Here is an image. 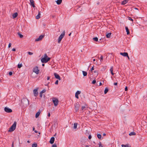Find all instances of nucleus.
I'll return each instance as SVG.
<instances>
[{
    "label": "nucleus",
    "mask_w": 147,
    "mask_h": 147,
    "mask_svg": "<svg viewBox=\"0 0 147 147\" xmlns=\"http://www.w3.org/2000/svg\"><path fill=\"white\" fill-rule=\"evenodd\" d=\"M120 54L121 55H122V56L124 57H126L127 56H128V53L126 52H124V53H120Z\"/></svg>",
    "instance_id": "nucleus-14"
},
{
    "label": "nucleus",
    "mask_w": 147,
    "mask_h": 147,
    "mask_svg": "<svg viewBox=\"0 0 147 147\" xmlns=\"http://www.w3.org/2000/svg\"><path fill=\"white\" fill-rule=\"evenodd\" d=\"M37 146L36 144H33L32 145V147H37Z\"/></svg>",
    "instance_id": "nucleus-31"
},
{
    "label": "nucleus",
    "mask_w": 147,
    "mask_h": 147,
    "mask_svg": "<svg viewBox=\"0 0 147 147\" xmlns=\"http://www.w3.org/2000/svg\"><path fill=\"white\" fill-rule=\"evenodd\" d=\"M89 146L88 145H86V144H83V142L82 144V147H89Z\"/></svg>",
    "instance_id": "nucleus-27"
},
{
    "label": "nucleus",
    "mask_w": 147,
    "mask_h": 147,
    "mask_svg": "<svg viewBox=\"0 0 147 147\" xmlns=\"http://www.w3.org/2000/svg\"><path fill=\"white\" fill-rule=\"evenodd\" d=\"M33 71L37 74H38L39 73L40 70L38 69V67L36 66L33 68Z\"/></svg>",
    "instance_id": "nucleus-6"
},
{
    "label": "nucleus",
    "mask_w": 147,
    "mask_h": 147,
    "mask_svg": "<svg viewBox=\"0 0 147 147\" xmlns=\"http://www.w3.org/2000/svg\"><path fill=\"white\" fill-rule=\"evenodd\" d=\"M65 31H64L61 34L59 37L58 40V43H60L61 42V41L62 39L65 36Z\"/></svg>",
    "instance_id": "nucleus-3"
},
{
    "label": "nucleus",
    "mask_w": 147,
    "mask_h": 147,
    "mask_svg": "<svg viewBox=\"0 0 147 147\" xmlns=\"http://www.w3.org/2000/svg\"><path fill=\"white\" fill-rule=\"evenodd\" d=\"M134 9L136 10H138V9L136 7H135Z\"/></svg>",
    "instance_id": "nucleus-63"
},
{
    "label": "nucleus",
    "mask_w": 147,
    "mask_h": 147,
    "mask_svg": "<svg viewBox=\"0 0 147 147\" xmlns=\"http://www.w3.org/2000/svg\"><path fill=\"white\" fill-rule=\"evenodd\" d=\"M125 30L127 32V34H129L130 33L129 30L128 28L127 27H125Z\"/></svg>",
    "instance_id": "nucleus-18"
},
{
    "label": "nucleus",
    "mask_w": 147,
    "mask_h": 147,
    "mask_svg": "<svg viewBox=\"0 0 147 147\" xmlns=\"http://www.w3.org/2000/svg\"><path fill=\"white\" fill-rule=\"evenodd\" d=\"M4 110L7 113H11L12 112V110L8 107H5L4 108Z\"/></svg>",
    "instance_id": "nucleus-8"
},
{
    "label": "nucleus",
    "mask_w": 147,
    "mask_h": 147,
    "mask_svg": "<svg viewBox=\"0 0 147 147\" xmlns=\"http://www.w3.org/2000/svg\"><path fill=\"white\" fill-rule=\"evenodd\" d=\"M50 59L51 58H48V59H47L45 58L42 57L41 59V61L42 63H46L49 61Z\"/></svg>",
    "instance_id": "nucleus-5"
},
{
    "label": "nucleus",
    "mask_w": 147,
    "mask_h": 147,
    "mask_svg": "<svg viewBox=\"0 0 147 147\" xmlns=\"http://www.w3.org/2000/svg\"><path fill=\"white\" fill-rule=\"evenodd\" d=\"M111 74H112V75H113L114 74V73L113 72H111Z\"/></svg>",
    "instance_id": "nucleus-60"
},
{
    "label": "nucleus",
    "mask_w": 147,
    "mask_h": 147,
    "mask_svg": "<svg viewBox=\"0 0 147 147\" xmlns=\"http://www.w3.org/2000/svg\"><path fill=\"white\" fill-rule=\"evenodd\" d=\"M30 5L34 4V1L33 0H30Z\"/></svg>",
    "instance_id": "nucleus-30"
},
{
    "label": "nucleus",
    "mask_w": 147,
    "mask_h": 147,
    "mask_svg": "<svg viewBox=\"0 0 147 147\" xmlns=\"http://www.w3.org/2000/svg\"><path fill=\"white\" fill-rule=\"evenodd\" d=\"M128 19L129 20H131L132 21H133V19H132L131 17H128Z\"/></svg>",
    "instance_id": "nucleus-38"
},
{
    "label": "nucleus",
    "mask_w": 147,
    "mask_h": 147,
    "mask_svg": "<svg viewBox=\"0 0 147 147\" xmlns=\"http://www.w3.org/2000/svg\"><path fill=\"white\" fill-rule=\"evenodd\" d=\"M44 36V35H40L38 38L35 39V41H38L39 40H41L43 38Z\"/></svg>",
    "instance_id": "nucleus-10"
},
{
    "label": "nucleus",
    "mask_w": 147,
    "mask_h": 147,
    "mask_svg": "<svg viewBox=\"0 0 147 147\" xmlns=\"http://www.w3.org/2000/svg\"><path fill=\"white\" fill-rule=\"evenodd\" d=\"M12 51H16V49L15 48H13L12 49Z\"/></svg>",
    "instance_id": "nucleus-53"
},
{
    "label": "nucleus",
    "mask_w": 147,
    "mask_h": 147,
    "mask_svg": "<svg viewBox=\"0 0 147 147\" xmlns=\"http://www.w3.org/2000/svg\"><path fill=\"white\" fill-rule=\"evenodd\" d=\"M33 130L34 131L35 130V128H34V127H33Z\"/></svg>",
    "instance_id": "nucleus-61"
},
{
    "label": "nucleus",
    "mask_w": 147,
    "mask_h": 147,
    "mask_svg": "<svg viewBox=\"0 0 147 147\" xmlns=\"http://www.w3.org/2000/svg\"><path fill=\"white\" fill-rule=\"evenodd\" d=\"M81 93L80 91H77L75 93V97L77 98H78V96L79 94H80Z\"/></svg>",
    "instance_id": "nucleus-12"
},
{
    "label": "nucleus",
    "mask_w": 147,
    "mask_h": 147,
    "mask_svg": "<svg viewBox=\"0 0 147 147\" xmlns=\"http://www.w3.org/2000/svg\"><path fill=\"white\" fill-rule=\"evenodd\" d=\"M103 59V56H101L100 57V59L101 60H102Z\"/></svg>",
    "instance_id": "nucleus-52"
},
{
    "label": "nucleus",
    "mask_w": 147,
    "mask_h": 147,
    "mask_svg": "<svg viewBox=\"0 0 147 147\" xmlns=\"http://www.w3.org/2000/svg\"><path fill=\"white\" fill-rule=\"evenodd\" d=\"M127 90H128L127 87V86H126L125 88V90L126 91Z\"/></svg>",
    "instance_id": "nucleus-51"
},
{
    "label": "nucleus",
    "mask_w": 147,
    "mask_h": 147,
    "mask_svg": "<svg viewBox=\"0 0 147 147\" xmlns=\"http://www.w3.org/2000/svg\"><path fill=\"white\" fill-rule=\"evenodd\" d=\"M62 1V0H57L56 1V3L57 4L60 5L61 4Z\"/></svg>",
    "instance_id": "nucleus-19"
},
{
    "label": "nucleus",
    "mask_w": 147,
    "mask_h": 147,
    "mask_svg": "<svg viewBox=\"0 0 147 147\" xmlns=\"http://www.w3.org/2000/svg\"><path fill=\"white\" fill-rule=\"evenodd\" d=\"M111 33H107L106 34V35L107 37V38H110L111 37Z\"/></svg>",
    "instance_id": "nucleus-21"
},
{
    "label": "nucleus",
    "mask_w": 147,
    "mask_h": 147,
    "mask_svg": "<svg viewBox=\"0 0 147 147\" xmlns=\"http://www.w3.org/2000/svg\"><path fill=\"white\" fill-rule=\"evenodd\" d=\"M50 78V77L48 76L47 77V80H49V79Z\"/></svg>",
    "instance_id": "nucleus-57"
},
{
    "label": "nucleus",
    "mask_w": 147,
    "mask_h": 147,
    "mask_svg": "<svg viewBox=\"0 0 147 147\" xmlns=\"http://www.w3.org/2000/svg\"><path fill=\"white\" fill-rule=\"evenodd\" d=\"M81 7H79L78 8V11H81Z\"/></svg>",
    "instance_id": "nucleus-49"
},
{
    "label": "nucleus",
    "mask_w": 147,
    "mask_h": 147,
    "mask_svg": "<svg viewBox=\"0 0 147 147\" xmlns=\"http://www.w3.org/2000/svg\"><path fill=\"white\" fill-rule=\"evenodd\" d=\"M11 147H14V144H13V142L12 143V145H11Z\"/></svg>",
    "instance_id": "nucleus-56"
},
{
    "label": "nucleus",
    "mask_w": 147,
    "mask_h": 147,
    "mask_svg": "<svg viewBox=\"0 0 147 147\" xmlns=\"http://www.w3.org/2000/svg\"><path fill=\"white\" fill-rule=\"evenodd\" d=\"M54 140L55 138L54 137H52L51 138L49 142L51 144H53L54 143Z\"/></svg>",
    "instance_id": "nucleus-13"
},
{
    "label": "nucleus",
    "mask_w": 147,
    "mask_h": 147,
    "mask_svg": "<svg viewBox=\"0 0 147 147\" xmlns=\"http://www.w3.org/2000/svg\"><path fill=\"white\" fill-rule=\"evenodd\" d=\"M97 136L98 138L99 139H100L101 137V135L100 134H97Z\"/></svg>",
    "instance_id": "nucleus-33"
},
{
    "label": "nucleus",
    "mask_w": 147,
    "mask_h": 147,
    "mask_svg": "<svg viewBox=\"0 0 147 147\" xmlns=\"http://www.w3.org/2000/svg\"><path fill=\"white\" fill-rule=\"evenodd\" d=\"M18 35L19 36L20 38H23V36L22 34H20V32H18Z\"/></svg>",
    "instance_id": "nucleus-25"
},
{
    "label": "nucleus",
    "mask_w": 147,
    "mask_h": 147,
    "mask_svg": "<svg viewBox=\"0 0 147 147\" xmlns=\"http://www.w3.org/2000/svg\"><path fill=\"white\" fill-rule=\"evenodd\" d=\"M103 135L104 136H105L106 135V134H105V133H104V134H103Z\"/></svg>",
    "instance_id": "nucleus-64"
},
{
    "label": "nucleus",
    "mask_w": 147,
    "mask_h": 147,
    "mask_svg": "<svg viewBox=\"0 0 147 147\" xmlns=\"http://www.w3.org/2000/svg\"><path fill=\"white\" fill-rule=\"evenodd\" d=\"M48 116L49 117H50V113H49V114H48Z\"/></svg>",
    "instance_id": "nucleus-59"
},
{
    "label": "nucleus",
    "mask_w": 147,
    "mask_h": 147,
    "mask_svg": "<svg viewBox=\"0 0 147 147\" xmlns=\"http://www.w3.org/2000/svg\"><path fill=\"white\" fill-rule=\"evenodd\" d=\"M117 82H115L114 83V85H117Z\"/></svg>",
    "instance_id": "nucleus-54"
},
{
    "label": "nucleus",
    "mask_w": 147,
    "mask_h": 147,
    "mask_svg": "<svg viewBox=\"0 0 147 147\" xmlns=\"http://www.w3.org/2000/svg\"><path fill=\"white\" fill-rule=\"evenodd\" d=\"M58 80H57L55 83V84L56 85L58 84Z\"/></svg>",
    "instance_id": "nucleus-44"
},
{
    "label": "nucleus",
    "mask_w": 147,
    "mask_h": 147,
    "mask_svg": "<svg viewBox=\"0 0 147 147\" xmlns=\"http://www.w3.org/2000/svg\"><path fill=\"white\" fill-rule=\"evenodd\" d=\"M54 75L55 77L56 78L59 80H61L60 77L59 76V75H58V74H57L56 73H54Z\"/></svg>",
    "instance_id": "nucleus-11"
},
{
    "label": "nucleus",
    "mask_w": 147,
    "mask_h": 147,
    "mask_svg": "<svg viewBox=\"0 0 147 147\" xmlns=\"http://www.w3.org/2000/svg\"><path fill=\"white\" fill-rule=\"evenodd\" d=\"M92 138L91 136L90 135H89L88 136V139H90Z\"/></svg>",
    "instance_id": "nucleus-46"
},
{
    "label": "nucleus",
    "mask_w": 147,
    "mask_h": 147,
    "mask_svg": "<svg viewBox=\"0 0 147 147\" xmlns=\"http://www.w3.org/2000/svg\"><path fill=\"white\" fill-rule=\"evenodd\" d=\"M11 46V43H9L8 45V47L9 48Z\"/></svg>",
    "instance_id": "nucleus-47"
},
{
    "label": "nucleus",
    "mask_w": 147,
    "mask_h": 147,
    "mask_svg": "<svg viewBox=\"0 0 147 147\" xmlns=\"http://www.w3.org/2000/svg\"><path fill=\"white\" fill-rule=\"evenodd\" d=\"M22 103L24 106H26L29 105V101L26 98H24L21 101Z\"/></svg>",
    "instance_id": "nucleus-1"
},
{
    "label": "nucleus",
    "mask_w": 147,
    "mask_h": 147,
    "mask_svg": "<svg viewBox=\"0 0 147 147\" xmlns=\"http://www.w3.org/2000/svg\"><path fill=\"white\" fill-rule=\"evenodd\" d=\"M86 108L85 106H84L82 107V111H83Z\"/></svg>",
    "instance_id": "nucleus-36"
},
{
    "label": "nucleus",
    "mask_w": 147,
    "mask_h": 147,
    "mask_svg": "<svg viewBox=\"0 0 147 147\" xmlns=\"http://www.w3.org/2000/svg\"><path fill=\"white\" fill-rule=\"evenodd\" d=\"M113 67L112 66L111 67V68L110 69V71L111 72H113Z\"/></svg>",
    "instance_id": "nucleus-37"
},
{
    "label": "nucleus",
    "mask_w": 147,
    "mask_h": 147,
    "mask_svg": "<svg viewBox=\"0 0 147 147\" xmlns=\"http://www.w3.org/2000/svg\"><path fill=\"white\" fill-rule=\"evenodd\" d=\"M52 99L53 102L55 106L56 107L57 106L59 102V100L58 99L54 97Z\"/></svg>",
    "instance_id": "nucleus-4"
},
{
    "label": "nucleus",
    "mask_w": 147,
    "mask_h": 147,
    "mask_svg": "<svg viewBox=\"0 0 147 147\" xmlns=\"http://www.w3.org/2000/svg\"><path fill=\"white\" fill-rule=\"evenodd\" d=\"M128 0H124L122 2L121 4L123 5H125L128 2Z\"/></svg>",
    "instance_id": "nucleus-17"
},
{
    "label": "nucleus",
    "mask_w": 147,
    "mask_h": 147,
    "mask_svg": "<svg viewBox=\"0 0 147 147\" xmlns=\"http://www.w3.org/2000/svg\"><path fill=\"white\" fill-rule=\"evenodd\" d=\"M94 70V67H93L91 69H90V71H92L93 70Z\"/></svg>",
    "instance_id": "nucleus-50"
},
{
    "label": "nucleus",
    "mask_w": 147,
    "mask_h": 147,
    "mask_svg": "<svg viewBox=\"0 0 147 147\" xmlns=\"http://www.w3.org/2000/svg\"><path fill=\"white\" fill-rule=\"evenodd\" d=\"M121 146L122 147H130L128 144L125 145L122 144Z\"/></svg>",
    "instance_id": "nucleus-26"
},
{
    "label": "nucleus",
    "mask_w": 147,
    "mask_h": 147,
    "mask_svg": "<svg viewBox=\"0 0 147 147\" xmlns=\"http://www.w3.org/2000/svg\"><path fill=\"white\" fill-rule=\"evenodd\" d=\"M109 90V89L107 88H105V91H104V93L105 94H106L108 92Z\"/></svg>",
    "instance_id": "nucleus-23"
},
{
    "label": "nucleus",
    "mask_w": 147,
    "mask_h": 147,
    "mask_svg": "<svg viewBox=\"0 0 147 147\" xmlns=\"http://www.w3.org/2000/svg\"><path fill=\"white\" fill-rule=\"evenodd\" d=\"M77 123H74V128L75 129H76L77 128Z\"/></svg>",
    "instance_id": "nucleus-29"
},
{
    "label": "nucleus",
    "mask_w": 147,
    "mask_h": 147,
    "mask_svg": "<svg viewBox=\"0 0 147 147\" xmlns=\"http://www.w3.org/2000/svg\"><path fill=\"white\" fill-rule=\"evenodd\" d=\"M22 66V65L21 64H18V68H20Z\"/></svg>",
    "instance_id": "nucleus-32"
},
{
    "label": "nucleus",
    "mask_w": 147,
    "mask_h": 147,
    "mask_svg": "<svg viewBox=\"0 0 147 147\" xmlns=\"http://www.w3.org/2000/svg\"><path fill=\"white\" fill-rule=\"evenodd\" d=\"M38 88H36V89H35L33 91V94L34 96H37L38 94Z\"/></svg>",
    "instance_id": "nucleus-7"
},
{
    "label": "nucleus",
    "mask_w": 147,
    "mask_h": 147,
    "mask_svg": "<svg viewBox=\"0 0 147 147\" xmlns=\"http://www.w3.org/2000/svg\"><path fill=\"white\" fill-rule=\"evenodd\" d=\"M102 85V83L101 82H100L99 83V86H101Z\"/></svg>",
    "instance_id": "nucleus-58"
},
{
    "label": "nucleus",
    "mask_w": 147,
    "mask_h": 147,
    "mask_svg": "<svg viewBox=\"0 0 147 147\" xmlns=\"http://www.w3.org/2000/svg\"><path fill=\"white\" fill-rule=\"evenodd\" d=\"M93 39L95 41H98V39L97 37L93 38Z\"/></svg>",
    "instance_id": "nucleus-28"
},
{
    "label": "nucleus",
    "mask_w": 147,
    "mask_h": 147,
    "mask_svg": "<svg viewBox=\"0 0 147 147\" xmlns=\"http://www.w3.org/2000/svg\"><path fill=\"white\" fill-rule=\"evenodd\" d=\"M12 74V72L10 71V72H9V75L10 76H11Z\"/></svg>",
    "instance_id": "nucleus-45"
},
{
    "label": "nucleus",
    "mask_w": 147,
    "mask_h": 147,
    "mask_svg": "<svg viewBox=\"0 0 147 147\" xmlns=\"http://www.w3.org/2000/svg\"><path fill=\"white\" fill-rule=\"evenodd\" d=\"M44 58H45L48 59V58H50L48 56H47V54L45 53L44 54Z\"/></svg>",
    "instance_id": "nucleus-34"
},
{
    "label": "nucleus",
    "mask_w": 147,
    "mask_h": 147,
    "mask_svg": "<svg viewBox=\"0 0 147 147\" xmlns=\"http://www.w3.org/2000/svg\"><path fill=\"white\" fill-rule=\"evenodd\" d=\"M40 97L41 98H42V93L40 92Z\"/></svg>",
    "instance_id": "nucleus-40"
},
{
    "label": "nucleus",
    "mask_w": 147,
    "mask_h": 147,
    "mask_svg": "<svg viewBox=\"0 0 147 147\" xmlns=\"http://www.w3.org/2000/svg\"><path fill=\"white\" fill-rule=\"evenodd\" d=\"M34 131L36 133H38V132L36 130H35Z\"/></svg>",
    "instance_id": "nucleus-62"
},
{
    "label": "nucleus",
    "mask_w": 147,
    "mask_h": 147,
    "mask_svg": "<svg viewBox=\"0 0 147 147\" xmlns=\"http://www.w3.org/2000/svg\"><path fill=\"white\" fill-rule=\"evenodd\" d=\"M81 142H82V143H81L82 144L83 142V144H85L86 142L84 141H81Z\"/></svg>",
    "instance_id": "nucleus-48"
},
{
    "label": "nucleus",
    "mask_w": 147,
    "mask_h": 147,
    "mask_svg": "<svg viewBox=\"0 0 147 147\" xmlns=\"http://www.w3.org/2000/svg\"><path fill=\"white\" fill-rule=\"evenodd\" d=\"M99 147H103L102 146L101 143L100 142L98 143Z\"/></svg>",
    "instance_id": "nucleus-35"
},
{
    "label": "nucleus",
    "mask_w": 147,
    "mask_h": 147,
    "mask_svg": "<svg viewBox=\"0 0 147 147\" xmlns=\"http://www.w3.org/2000/svg\"><path fill=\"white\" fill-rule=\"evenodd\" d=\"M136 135V133L134 132H132L129 134V135L130 136H134Z\"/></svg>",
    "instance_id": "nucleus-20"
},
{
    "label": "nucleus",
    "mask_w": 147,
    "mask_h": 147,
    "mask_svg": "<svg viewBox=\"0 0 147 147\" xmlns=\"http://www.w3.org/2000/svg\"><path fill=\"white\" fill-rule=\"evenodd\" d=\"M75 109L76 112H77L78 110L80 107V105L76 103L75 104Z\"/></svg>",
    "instance_id": "nucleus-9"
},
{
    "label": "nucleus",
    "mask_w": 147,
    "mask_h": 147,
    "mask_svg": "<svg viewBox=\"0 0 147 147\" xmlns=\"http://www.w3.org/2000/svg\"><path fill=\"white\" fill-rule=\"evenodd\" d=\"M40 114V112H39V111H38V112H37L36 114V115H35L36 117L37 118L39 115Z\"/></svg>",
    "instance_id": "nucleus-22"
},
{
    "label": "nucleus",
    "mask_w": 147,
    "mask_h": 147,
    "mask_svg": "<svg viewBox=\"0 0 147 147\" xmlns=\"http://www.w3.org/2000/svg\"><path fill=\"white\" fill-rule=\"evenodd\" d=\"M18 15V13H17L16 12L14 13H13L12 15V18H13L14 19L16 18Z\"/></svg>",
    "instance_id": "nucleus-15"
},
{
    "label": "nucleus",
    "mask_w": 147,
    "mask_h": 147,
    "mask_svg": "<svg viewBox=\"0 0 147 147\" xmlns=\"http://www.w3.org/2000/svg\"><path fill=\"white\" fill-rule=\"evenodd\" d=\"M45 91H46V90L45 89H44V90H42L40 92L42 93V94L43 93H45Z\"/></svg>",
    "instance_id": "nucleus-39"
},
{
    "label": "nucleus",
    "mask_w": 147,
    "mask_h": 147,
    "mask_svg": "<svg viewBox=\"0 0 147 147\" xmlns=\"http://www.w3.org/2000/svg\"><path fill=\"white\" fill-rule=\"evenodd\" d=\"M28 54L30 55H33V53L30 52H28Z\"/></svg>",
    "instance_id": "nucleus-42"
},
{
    "label": "nucleus",
    "mask_w": 147,
    "mask_h": 147,
    "mask_svg": "<svg viewBox=\"0 0 147 147\" xmlns=\"http://www.w3.org/2000/svg\"><path fill=\"white\" fill-rule=\"evenodd\" d=\"M96 82V80H94L92 82V84H94Z\"/></svg>",
    "instance_id": "nucleus-41"
},
{
    "label": "nucleus",
    "mask_w": 147,
    "mask_h": 147,
    "mask_svg": "<svg viewBox=\"0 0 147 147\" xmlns=\"http://www.w3.org/2000/svg\"><path fill=\"white\" fill-rule=\"evenodd\" d=\"M31 5H32L33 7H35L34 4Z\"/></svg>",
    "instance_id": "nucleus-55"
},
{
    "label": "nucleus",
    "mask_w": 147,
    "mask_h": 147,
    "mask_svg": "<svg viewBox=\"0 0 147 147\" xmlns=\"http://www.w3.org/2000/svg\"><path fill=\"white\" fill-rule=\"evenodd\" d=\"M16 122L15 121L13 124L9 128L8 131L9 132H11L13 131L16 128Z\"/></svg>",
    "instance_id": "nucleus-2"
},
{
    "label": "nucleus",
    "mask_w": 147,
    "mask_h": 147,
    "mask_svg": "<svg viewBox=\"0 0 147 147\" xmlns=\"http://www.w3.org/2000/svg\"><path fill=\"white\" fill-rule=\"evenodd\" d=\"M82 73H83V75L84 76H87V73L86 72L84 71H83Z\"/></svg>",
    "instance_id": "nucleus-24"
},
{
    "label": "nucleus",
    "mask_w": 147,
    "mask_h": 147,
    "mask_svg": "<svg viewBox=\"0 0 147 147\" xmlns=\"http://www.w3.org/2000/svg\"><path fill=\"white\" fill-rule=\"evenodd\" d=\"M52 147H57V146L55 144H54L52 146Z\"/></svg>",
    "instance_id": "nucleus-43"
},
{
    "label": "nucleus",
    "mask_w": 147,
    "mask_h": 147,
    "mask_svg": "<svg viewBox=\"0 0 147 147\" xmlns=\"http://www.w3.org/2000/svg\"><path fill=\"white\" fill-rule=\"evenodd\" d=\"M40 12H39L38 14L36 16V18L37 19H38L40 18Z\"/></svg>",
    "instance_id": "nucleus-16"
}]
</instances>
